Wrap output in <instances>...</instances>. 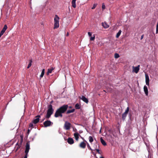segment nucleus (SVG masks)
I'll return each mask as SVG.
<instances>
[{
	"mask_svg": "<svg viewBox=\"0 0 158 158\" xmlns=\"http://www.w3.org/2000/svg\"><path fill=\"white\" fill-rule=\"evenodd\" d=\"M76 0H72V6L74 8L76 7Z\"/></svg>",
	"mask_w": 158,
	"mask_h": 158,
	"instance_id": "obj_17",
	"label": "nucleus"
},
{
	"mask_svg": "<svg viewBox=\"0 0 158 158\" xmlns=\"http://www.w3.org/2000/svg\"><path fill=\"white\" fill-rule=\"evenodd\" d=\"M102 9L103 10L105 9V6L104 4V3H103L102 6Z\"/></svg>",
	"mask_w": 158,
	"mask_h": 158,
	"instance_id": "obj_32",
	"label": "nucleus"
},
{
	"mask_svg": "<svg viewBox=\"0 0 158 158\" xmlns=\"http://www.w3.org/2000/svg\"><path fill=\"white\" fill-rule=\"evenodd\" d=\"M40 116L38 115L36 117V118L34 119L32 121V123L34 124H36L39 121L40 118Z\"/></svg>",
	"mask_w": 158,
	"mask_h": 158,
	"instance_id": "obj_9",
	"label": "nucleus"
},
{
	"mask_svg": "<svg viewBox=\"0 0 158 158\" xmlns=\"http://www.w3.org/2000/svg\"><path fill=\"white\" fill-rule=\"evenodd\" d=\"M4 33V32H3L2 31H1V32L0 33V35H1V36H2L3 35Z\"/></svg>",
	"mask_w": 158,
	"mask_h": 158,
	"instance_id": "obj_38",
	"label": "nucleus"
},
{
	"mask_svg": "<svg viewBox=\"0 0 158 158\" xmlns=\"http://www.w3.org/2000/svg\"><path fill=\"white\" fill-rule=\"evenodd\" d=\"M69 35V32H68L66 34V36H68Z\"/></svg>",
	"mask_w": 158,
	"mask_h": 158,
	"instance_id": "obj_40",
	"label": "nucleus"
},
{
	"mask_svg": "<svg viewBox=\"0 0 158 158\" xmlns=\"http://www.w3.org/2000/svg\"><path fill=\"white\" fill-rule=\"evenodd\" d=\"M53 124V123L49 120L45 121L44 123V125L45 127H49L52 125Z\"/></svg>",
	"mask_w": 158,
	"mask_h": 158,
	"instance_id": "obj_6",
	"label": "nucleus"
},
{
	"mask_svg": "<svg viewBox=\"0 0 158 158\" xmlns=\"http://www.w3.org/2000/svg\"><path fill=\"white\" fill-rule=\"evenodd\" d=\"M96 151L98 154H100V151L99 149H96Z\"/></svg>",
	"mask_w": 158,
	"mask_h": 158,
	"instance_id": "obj_37",
	"label": "nucleus"
},
{
	"mask_svg": "<svg viewBox=\"0 0 158 158\" xmlns=\"http://www.w3.org/2000/svg\"><path fill=\"white\" fill-rule=\"evenodd\" d=\"M59 18L57 15H55V18L54 19V28H57L59 26Z\"/></svg>",
	"mask_w": 158,
	"mask_h": 158,
	"instance_id": "obj_3",
	"label": "nucleus"
},
{
	"mask_svg": "<svg viewBox=\"0 0 158 158\" xmlns=\"http://www.w3.org/2000/svg\"><path fill=\"white\" fill-rule=\"evenodd\" d=\"M145 82L146 85L148 86L149 85V79L148 75L147 74H145Z\"/></svg>",
	"mask_w": 158,
	"mask_h": 158,
	"instance_id": "obj_8",
	"label": "nucleus"
},
{
	"mask_svg": "<svg viewBox=\"0 0 158 158\" xmlns=\"http://www.w3.org/2000/svg\"><path fill=\"white\" fill-rule=\"evenodd\" d=\"M74 111V109H73L71 110H69L67 111V114H69L70 113H72Z\"/></svg>",
	"mask_w": 158,
	"mask_h": 158,
	"instance_id": "obj_24",
	"label": "nucleus"
},
{
	"mask_svg": "<svg viewBox=\"0 0 158 158\" xmlns=\"http://www.w3.org/2000/svg\"><path fill=\"white\" fill-rule=\"evenodd\" d=\"M29 126L31 127H33V125L32 123H30L29 125Z\"/></svg>",
	"mask_w": 158,
	"mask_h": 158,
	"instance_id": "obj_34",
	"label": "nucleus"
},
{
	"mask_svg": "<svg viewBox=\"0 0 158 158\" xmlns=\"http://www.w3.org/2000/svg\"><path fill=\"white\" fill-rule=\"evenodd\" d=\"M86 146V143L84 141L81 142L80 144V147L82 148H85Z\"/></svg>",
	"mask_w": 158,
	"mask_h": 158,
	"instance_id": "obj_10",
	"label": "nucleus"
},
{
	"mask_svg": "<svg viewBox=\"0 0 158 158\" xmlns=\"http://www.w3.org/2000/svg\"><path fill=\"white\" fill-rule=\"evenodd\" d=\"M30 131V130H28V132H28V133Z\"/></svg>",
	"mask_w": 158,
	"mask_h": 158,
	"instance_id": "obj_41",
	"label": "nucleus"
},
{
	"mask_svg": "<svg viewBox=\"0 0 158 158\" xmlns=\"http://www.w3.org/2000/svg\"><path fill=\"white\" fill-rule=\"evenodd\" d=\"M102 26L105 28H107L109 27V25L106 22H102Z\"/></svg>",
	"mask_w": 158,
	"mask_h": 158,
	"instance_id": "obj_14",
	"label": "nucleus"
},
{
	"mask_svg": "<svg viewBox=\"0 0 158 158\" xmlns=\"http://www.w3.org/2000/svg\"><path fill=\"white\" fill-rule=\"evenodd\" d=\"M95 39V36L94 35L93 37H92L90 38V40L93 41Z\"/></svg>",
	"mask_w": 158,
	"mask_h": 158,
	"instance_id": "obj_28",
	"label": "nucleus"
},
{
	"mask_svg": "<svg viewBox=\"0 0 158 158\" xmlns=\"http://www.w3.org/2000/svg\"><path fill=\"white\" fill-rule=\"evenodd\" d=\"M156 33H158V22L157 23V25L156 26Z\"/></svg>",
	"mask_w": 158,
	"mask_h": 158,
	"instance_id": "obj_30",
	"label": "nucleus"
},
{
	"mask_svg": "<svg viewBox=\"0 0 158 158\" xmlns=\"http://www.w3.org/2000/svg\"><path fill=\"white\" fill-rule=\"evenodd\" d=\"M81 137V138L84 140V141L86 143H87V142L84 139V138L82 137L81 136H80Z\"/></svg>",
	"mask_w": 158,
	"mask_h": 158,
	"instance_id": "obj_35",
	"label": "nucleus"
},
{
	"mask_svg": "<svg viewBox=\"0 0 158 158\" xmlns=\"http://www.w3.org/2000/svg\"><path fill=\"white\" fill-rule=\"evenodd\" d=\"M45 118H44L43 120H44Z\"/></svg>",
	"mask_w": 158,
	"mask_h": 158,
	"instance_id": "obj_45",
	"label": "nucleus"
},
{
	"mask_svg": "<svg viewBox=\"0 0 158 158\" xmlns=\"http://www.w3.org/2000/svg\"><path fill=\"white\" fill-rule=\"evenodd\" d=\"M88 35L89 36H90L92 35V33L91 32H88Z\"/></svg>",
	"mask_w": 158,
	"mask_h": 158,
	"instance_id": "obj_36",
	"label": "nucleus"
},
{
	"mask_svg": "<svg viewBox=\"0 0 158 158\" xmlns=\"http://www.w3.org/2000/svg\"><path fill=\"white\" fill-rule=\"evenodd\" d=\"M100 132H101V129H100Z\"/></svg>",
	"mask_w": 158,
	"mask_h": 158,
	"instance_id": "obj_43",
	"label": "nucleus"
},
{
	"mask_svg": "<svg viewBox=\"0 0 158 158\" xmlns=\"http://www.w3.org/2000/svg\"><path fill=\"white\" fill-rule=\"evenodd\" d=\"M143 35H142L141 36V40H142V39H143Z\"/></svg>",
	"mask_w": 158,
	"mask_h": 158,
	"instance_id": "obj_39",
	"label": "nucleus"
},
{
	"mask_svg": "<svg viewBox=\"0 0 158 158\" xmlns=\"http://www.w3.org/2000/svg\"><path fill=\"white\" fill-rule=\"evenodd\" d=\"M67 142L69 144H72L74 143V140L73 138H69L68 139Z\"/></svg>",
	"mask_w": 158,
	"mask_h": 158,
	"instance_id": "obj_11",
	"label": "nucleus"
},
{
	"mask_svg": "<svg viewBox=\"0 0 158 158\" xmlns=\"http://www.w3.org/2000/svg\"><path fill=\"white\" fill-rule=\"evenodd\" d=\"M97 6V4H94L93 5V6L92 7V9H94Z\"/></svg>",
	"mask_w": 158,
	"mask_h": 158,
	"instance_id": "obj_31",
	"label": "nucleus"
},
{
	"mask_svg": "<svg viewBox=\"0 0 158 158\" xmlns=\"http://www.w3.org/2000/svg\"><path fill=\"white\" fill-rule=\"evenodd\" d=\"M80 99L86 103L88 102V99L84 96H82Z\"/></svg>",
	"mask_w": 158,
	"mask_h": 158,
	"instance_id": "obj_13",
	"label": "nucleus"
},
{
	"mask_svg": "<svg viewBox=\"0 0 158 158\" xmlns=\"http://www.w3.org/2000/svg\"><path fill=\"white\" fill-rule=\"evenodd\" d=\"M114 57L116 58H118L119 57V55L118 53H115L114 54Z\"/></svg>",
	"mask_w": 158,
	"mask_h": 158,
	"instance_id": "obj_27",
	"label": "nucleus"
},
{
	"mask_svg": "<svg viewBox=\"0 0 158 158\" xmlns=\"http://www.w3.org/2000/svg\"><path fill=\"white\" fill-rule=\"evenodd\" d=\"M32 63V60H30L29 63L27 66V68L29 69L31 65V64Z\"/></svg>",
	"mask_w": 158,
	"mask_h": 158,
	"instance_id": "obj_25",
	"label": "nucleus"
},
{
	"mask_svg": "<svg viewBox=\"0 0 158 158\" xmlns=\"http://www.w3.org/2000/svg\"><path fill=\"white\" fill-rule=\"evenodd\" d=\"M87 144V146L88 148L89 149H90L91 150H92V149L91 148V147L89 145V143L87 142V143H86Z\"/></svg>",
	"mask_w": 158,
	"mask_h": 158,
	"instance_id": "obj_33",
	"label": "nucleus"
},
{
	"mask_svg": "<svg viewBox=\"0 0 158 158\" xmlns=\"http://www.w3.org/2000/svg\"><path fill=\"white\" fill-rule=\"evenodd\" d=\"M54 68L53 67H51L50 69H48V71L47 73V74L48 75H49V73H51L52 72V71L54 70Z\"/></svg>",
	"mask_w": 158,
	"mask_h": 158,
	"instance_id": "obj_15",
	"label": "nucleus"
},
{
	"mask_svg": "<svg viewBox=\"0 0 158 158\" xmlns=\"http://www.w3.org/2000/svg\"><path fill=\"white\" fill-rule=\"evenodd\" d=\"M45 72V69H44L42 70L41 74L40 76V78H42L44 76Z\"/></svg>",
	"mask_w": 158,
	"mask_h": 158,
	"instance_id": "obj_21",
	"label": "nucleus"
},
{
	"mask_svg": "<svg viewBox=\"0 0 158 158\" xmlns=\"http://www.w3.org/2000/svg\"><path fill=\"white\" fill-rule=\"evenodd\" d=\"M71 124L69 122H65L64 126V128L66 130H69L70 129Z\"/></svg>",
	"mask_w": 158,
	"mask_h": 158,
	"instance_id": "obj_5",
	"label": "nucleus"
},
{
	"mask_svg": "<svg viewBox=\"0 0 158 158\" xmlns=\"http://www.w3.org/2000/svg\"><path fill=\"white\" fill-rule=\"evenodd\" d=\"M100 158H104L103 157L101 156L100 157Z\"/></svg>",
	"mask_w": 158,
	"mask_h": 158,
	"instance_id": "obj_42",
	"label": "nucleus"
},
{
	"mask_svg": "<svg viewBox=\"0 0 158 158\" xmlns=\"http://www.w3.org/2000/svg\"><path fill=\"white\" fill-rule=\"evenodd\" d=\"M74 136L75 139L77 141H78V140L79 136H81L77 132L74 133Z\"/></svg>",
	"mask_w": 158,
	"mask_h": 158,
	"instance_id": "obj_12",
	"label": "nucleus"
},
{
	"mask_svg": "<svg viewBox=\"0 0 158 158\" xmlns=\"http://www.w3.org/2000/svg\"><path fill=\"white\" fill-rule=\"evenodd\" d=\"M75 107L76 109H79L81 107V106L78 103H77L75 105Z\"/></svg>",
	"mask_w": 158,
	"mask_h": 158,
	"instance_id": "obj_23",
	"label": "nucleus"
},
{
	"mask_svg": "<svg viewBox=\"0 0 158 158\" xmlns=\"http://www.w3.org/2000/svg\"><path fill=\"white\" fill-rule=\"evenodd\" d=\"M48 109L47 111V113L45 116V118H49L51 115L53 114V109L52 108V106L50 104L48 106Z\"/></svg>",
	"mask_w": 158,
	"mask_h": 158,
	"instance_id": "obj_2",
	"label": "nucleus"
},
{
	"mask_svg": "<svg viewBox=\"0 0 158 158\" xmlns=\"http://www.w3.org/2000/svg\"><path fill=\"white\" fill-rule=\"evenodd\" d=\"M129 110V107H128L127 108V109L126 110L125 112H124L125 113H126L127 114L128 113V112Z\"/></svg>",
	"mask_w": 158,
	"mask_h": 158,
	"instance_id": "obj_29",
	"label": "nucleus"
},
{
	"mask_svg": "<svg viewBox=\"0 0 158 158\" xmlns=\"http://www.w3.org/2000/svg\"><path fill=\"white\" fill-rule=\"evenodd\" d=\"M127 113H125L124 112L122 115V118L123 120H124L127 116Z\"/></svg>",
	"mask_w": 158,
	"mask_h": 158,
	"instance_id": "obj_19",
	"label": "nucleus"
},
{
	"mask_svg": "<svg viewBox=\"0 0 158 158\" xmlns=\"http://www.w3.org/2000/svg\"><path fill=\"white\" fill-rule=\"evenodd\" d=\"M100 141L104 145V146H106V142L103 139L101 138H100Z\"/></svg>",
	"mask_w": 158,
	"mask_h": 158,
	"instance_id": "obj_18",
	"label": "nucleus"
},
{
	"mask_svg": "<svg viewBox=\"0 0 158 158\" xmlns=\"http://www.w3.org/2000/svg\"><path fill=\"white\" fill-rule=\"evenodd\" d=\"M2 36H1V35H0V38Z\"/></svg>",
	"mask_w": 158,
	"mask_h": 158,
	"instance_id": "obj_44",
	"label": "nucleus"
},
{
	"mask_svg": "<svg viewBox=\"0 0 158 158\" xmlns=\"http://www.w3.org/2000/svg\"><path fill=\"white\" fill-rule=\"evenodd\" d=\"M68 105H64L60 107L56 111L55 114V116L56 117H58L59 116L62 117V114L64 113L67 110L68 108Z\"/></svg>",
	"mask_w": 158,
	"mask_h": 158,
	"instance_id": "obj_1",
	"label": "nucleus"
},
{
	"mask_svg": "<svg viewBox=\"0 0 158 158\" xmlns=\"http://www.w3.org/2000/svg\"><path fill=\"white\" fill-rule=\"evenodd\" d=\"M122 32V31L121 30H119L118 31V32L117 33L116 35V38H118L120 35L121 34V33Z\"/></svg>",
	"mask_w": 158,
	"mask_h": 158,
	"instance_id": "obj_20",
	"label": "nucleus"
},
{
	"mask_svg": "<svg viewBox=\"0 0 158 158\" xmlns=\"http://www.w3.org/2000/svg\"><path fill=\"white\" fill-rule=\"evenodd\" d=\"M7 28V26L6 25H5L4 26V27L2 29V30L1 31H2L3 32H5Z\"/></svg>",
	"mask_w": 158,
	"mask_h": 158,
	"instance_id": "obj_22",
	"label": "nucleus"
},
{
	"mask_svg": "<svg viewBox=\"0 0 158 158\" xmlns=\"http://www.w3.org/2000/svg\"><path fill=\"white\" fill-rule=\"evenodd\" d=\"M143 89L145 94L147 96H148V91L147 86H146V85H145L144 86Z\"/></svg>",
	"mask_w": 158,
	"mask_h": 158,
	"instance_id": "obj_16",
	"label": "nucleus"
},
{
	"mask_svg": "<svg viewBox=\"0 0 158 158\" xmlns=\"http://www.w3.org/2000/svg\"><path fill=\"white\" fill-rule=\"evenodd\" d=\"M89 142L90 143L94 141L93 139L91 136L89 137Z\"/></svg>",
	"mask_w": 158,
	"mask_h": 158,
	"instance_id": "obj_26",
	"label": "nucleus"
},
{
	"mask_svg": "<svg viewBox=\"0 0 158 158\" xmlns=\"http://www.w3.org/2000/svg\"><path fill=\"white\" fill-rule=\"evenodd\" d=\"M139 65H138L137 66L135 67L133 66V72H135L136 73H137L139 70Z\"/></svg>",
	"mask_w": 158,
	"mask_h": 158,
	"instance_id": "obj_7",
	"label": "nucleus"
},
{
	"mask_svg": "<svg viewBox=\"0 0 158 158\" xmlns=\"http://www.w3.org/2000/svg\"><path fill=\"white\" fill-rule=\"evenodd\" d=\"M30 149V144L28 143H27L26 144L25 150V155L24 157V158H27L28 153L29 152Z\"/></svg>",
	"mask_w": 158,
	"mask_h": 158,
	"instance_id": "obj_4",
	"label": "nucleus"
}]
</instances>
